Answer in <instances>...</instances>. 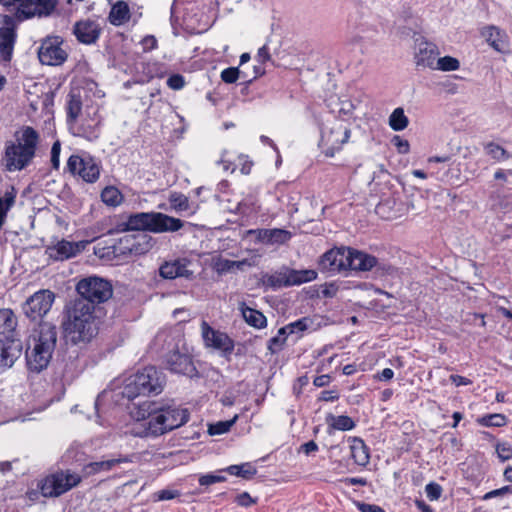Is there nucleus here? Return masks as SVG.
Masks as SVG:
<instances>
[{
	"mask_svg": "<svg viewBox=\"0 0 512 512\" xmlns=\"http://www.w3.org/2000/svg\"><path fill=\"white\" fill-rule=\"evenodd\" d=\"M168 200L171 209L177 213L187 212L191 210L188 197L182 193L172 192L170 193Z\"/></svg>",
	"mask_w": 512,
	"mask_h": 512,
	"instance_id": "nucleus-37",
	"label": "nucleus"
},
{
	"mask_svg": "<svg viewBox=\"0 0 512 512\" xmlns=\"http://www.w3.org/2000/svg\"><path fill=\"white\" fill-rule=\"evenodd\" d=\"M240 311L244 320L250 326L258 329L266 326V317L260 311L246 306L245 303H241Z\"/></svg>",
	"mask_w": 512,
	"mask_h": 512,
	"instance_id": "nucleus-33",
	"label": "nucleus"
},
{
	"mask_svg": "<svg viewBox=\"0 0 512 512\" xmlns=\"http://www.w3.org/2000/svg\"><path fill=\"white\" fill-rule=\"evenodd\" d=\"M127 231H132L130 229V225H128V219L126 221L117 223L114 228H111L107 231V234L113 235L116 233H122V232H127Z\"/></svg>",
	"mask_w": 512,
	"mask_h": 512,
	"instance_id": "nucleus-61",
	"label": "nucleus"
},
{
	"mask_svg": "<svg viewBox=\"0 0 512 512\" xmlns=\"http://www.w3.org/2000/svg\"><path fill=\"white\" fill-rule=\"evenodd\" d=\"M481 35L495 51L503 54L509 51V37L499 27L494 25L485 26L481 31Z\"/></svg>",
	"mask_w": 512,
	"mask_h": 512,
	"instance_id": "nucleus-23",
	"label": "nucleus"
},
{
	"mask_svg": "<svg viewBox=\"0 0 512 512\" xmlns=\"http://www.w3.org/2000/svg\"><path fill=\"white\" fill-rule=\"evenodd\" d=\"M236 502L242 507H249L255 503V500L251 498L249 493L243 492L236 497Z\"/></svg>",
	"mask_w": 512,
	"mask_h": 512,
	"instance_id": "nucleus-60",
	"label": "nucleus"
},
{
	"mask_svg": "<svg viewBox=\"0 0 512 512\" xmlns=\"http://www.w3.org/2000/svg\"><path fill=\"white\" fill-rule=\"evenodd\" d=\"M17 191L14 187L7 189L3 196L0 197V218L5 221L7 212L14 206Z\"/></svg>",
	"mask_w": 512,
	"mask_h": 512,
	"instance_id": "nucleus-40",
	"label": "nucleus"
},
{
	"mask_svg": "<svg viewBox=\"0 0 512 512\" xmlns=\"http://www.w3.org/2000/svg\"><path fill=\"white\" fill-rule=\"evenodd\" d=\"M102 201L111 207H117L123 202L121 191L114 186H107L101 192Z\"/></svg>",
	"mask_w": 512,
	"mask_h": 512,
	"instance_id": "nucleus-36",
	"label": "nucleus"
},
{
	"mask_svg": "<svg viewBox=\"0 0 512 512\" xmlns=\"http://www.w3.org/2000/svg\"><path fill=\"white\" fill-rule=\"evenodd\" d=\"M67 168L70 173L80 176L87 183H94L100 177V163L89 155H71Z\"/></svg>",
	"mask_w": 512,
	"mask_h": 512,
	"instance_id": "nucleus-11",
	"label": "nucleus"
},
{
	"mask_svg": "<svg viewBox=\"0 0 512 512\" xmlns=\"http://www.w3.org/2000/svg\"><path fill=\"white\" fill-rule=\"evenodd\" d=\"M100 117L97 113L93 116L87 115L80 122L75 121L69 125L71 133L76 137L84 138L88 141H94L100 137Z\"/></svg>",
	"mask_w": 512,
	"mask_h": 512,
	"instance_id": "nucleus-18",
	"label": "nucleus"
},
{
	"mask_svg": "<svg viewBox=\"0 0 512 512\" xmlns=\"http://www.w3.org/2000/svg\"><path fill=\"white\" fill-rule=\"evenodd\" d=\"M415 61L417 66L435 68L439 54L435 44L426 41L422 37L415 39Z\"/></svg>",
	"mask_w": 512,
	"mask_h": 512,
	"instance_id": "nucleus-20",
	"label": "nucleus"
},
{
	"mask_svg": "<svg viewBox=\"0 0 512 512\" xmlns=\"http://www.w3.org/2000/svg\"><path fill=\"white\" fill-rule=\"evenodd\" d=\"M184 0H175L173 8L178 9ZM183 7V21L190 29H197V26L207 25L208 8L203 0H185Z\"/></svg>",
	"mask_w": 512,
	"mask_h": 512,
	"instance_id": "nucleus-15",
	"label": "nucleus"
},
{
	"mask_svg": "<svg viewBox=\"0 0 512 512\" xmlns=\"http://www.w3.org/2000/svg\"><path fill=\"white\" fill-rule=\"evenodd\" d=\"M351 457L357 465L365 466L369 462L368 447L360 438L354 437L350 444Z\"/></svg>",
	"mask_w": 512,
	"mask_h": 512,
	"instance_id": "nucleus-31",
	"label": "nucleus"
},
{
	"mask_svg": "<svg viewBox=\"0 0 512 512\" xmlns=\"http://www.w3.org/2000/svg\"><path fill=\"white\" fill-rule=\"evenodd\" d=\"M171 431L189 421L190 412L187 408L176 405L174 402L159 406Z\"/></svg>",
	"mask_w": 512,
	"mask_h": 512,
	"instance_id": "nucleus-24",
	"label": "nucleus"
},
{
	"mask_svg": "<svg viewBox=\"0 0 512 512\" xmlns=\"http://www.w3.org/2000/svg\"><path fill=\"white\" fill-rule=\"evenodd\" d=\"M348 248H334L324 253L319 261V268L323 272L338 273L347 271Z\"/></svg>",
	"mask_w": 512,
	"mask_h": 512,
	"instance_id": "nucleus-19",
	"label": "nucleus"
},
{
	"mask_svg": "<svg viewBox=\"0 0 512 512\" xmlns=\"http://www.w3.org/2000/svg\"><path fill=\"white\" fill-rule=\"evenodd\" d=\"M348 258L347 270L370 271L378 264L376 257L352 248H348Z\"/></svg>",
	"mask_w": 512,
	"mask_h": 512,
	"instance_id": "nucleus-27",
	"label": "nucleus"
},
{
	"mask_svg": "<svg viewBox=\"0 0 512 512\" xmlns=\"http://www.w3.org/2000/svg\"><path fill=\"white\" fill-rule=\"evenodd\" d=\"M178 496H180V492L178 490L172 489H163L153 494V498L155 501L172 500Z\"/></svg>",
	"mask_w": 512,
	"mask_h": 512,
	"instance_id": "nucleus-51",
	"label": "nucleus"
},
{
	"mask_svg": "<svg viewBox=\"0 0 512 512\" xmlns=\"http://www.w3.org/2000/svg\"><path fill=\"white\" fill-rule=\"evenodd\" d=\"M425 492H426L427 497L431 501H435L441 497L442 487L435 482H431L426 485Z\"/></svg>",
	"mask_w": 512,
	"mask_h": 512,
	"instance_id": "nucleus-52",
	"label": "nucleus"
},
{
	"mask_svg": "<svg viewBox=\"0 0 512 512\" xmlns=\"http://www.w3.org/2000/svg\"><path fill=\"white\" fill-rule=\"evenodd\" d=\"M65 337L73 344L88 343L98 333L95 306L86 300H74L62 323Z\"/></svg>",
	"mask_w": 512,
	"mask_h": 512,
	"instance_id": "nucleus-1",
	"label": "nucleus"
},
{
	"mask_svg": "<svg viewBox=\"0 0 512 512\" xmlns=\"http://www.w3.org/2000/svg\"><path fill=\"white\" fill-rule=\"evenodd\" d=\"M129 462V459L127 457H119V458H113L109 460H103L98 462H91L87 464L84 467V470L86 474H95L101 471H109L111 470L115 465Z\"/></svg>",
	"mask_w": 512,
	"mask_h": 512,
	"instance_id": "nucleus-34",
	"label": "nucleus"
},
{
	"mask_svg": "<svg viewBox=\"0 0 512 512\" xmlns=\"http://www.w3.org/2000/svg\"><path fill=\"white\" fill-rule=\"evenodd\" d=\"M238 415H235L231 420L219 421L214 424H210L208 427V433L210 435H222L227 433L231 427L236 423Z\"/></svg>",
	"mask_w": 512,
	"mask_h": 512,
	"instance_id": "nucleus-44",
	"label": "nucleus"
},
{
	"mask_svg": "<svg viewBox=\"0 0 512 512\" xmlns=\"http://www.w3.org/2000/svg\"><path fill=\"white\" fill-rule=\"evenodd\" d=\"M226 471L231 474L242 478H250L256 473V470L249 464L231 465Z\"/></svg>",
	"mask_w": 512,
	"mask_h": 512,
	"instance_id": "nucleus-45",
	"label": "nucleus"
},
{
	"mask_svg": "<svg viewBox=\"0 0 512 512\" xmlns=\"http://www.w3.org/2000/svg\"><path fill=\"white\" fill-rule=\"evenodd\" d=\"M240 71L236 67H228L221 72V79L223 82L232 84L240 77Z\"/></svg>",
	"mask_w": 512,
	"mask_h": 512,
	"instance_id": "nucleus-49",
	"label": "nucleus"
},
{
	"mask_svg": "<svg viewBox=\"0 0 512 512\" xmlns=\"http://www.w3.org/2000/svg\"><path fill=\"white\" fill-rule=\"evenodd\" d=\"M339 105H340L339 110H338L339 115L349 116V117L352 116L353 111L355 109V105L352 103V101H350L348 99L340 100Z\"/></svg>",
	"mask_w": 512,
	"mask_h": 512,
	"instance_id": "nucleus-57",
	"label": "nucleus"
},
{
	"mask_svg": "<svg viewBox=\"0 0 512 512\" xmlns=\"http://www.w3.org/2000/svg\"><path fill=\"white\" fill-rule=\"evenodd\" d=\"M166 363L168 369L173 373L191 377L196 372L191 357L186 354H181L178 351L169 354Z\"/></svg>",
	"mask_w": 512,
	"mask_h": 512,
	"instance_id": "nucleus-26",
	"label": "nucleus"
},
{
	"mask_svg": "<svg viewBox=\"0 0 512 512\" xmlns=\"http://www.w3.org/2000/svg\"><path fill=\"white\" fill-rule=\"evenodd\" d=\"M101 30L97 21L85 19L75 23L73 33L80 43L90 45L99 39Z\"/></svg>",
	"mask_w": 512,
	"mask_h": 512,
	"instance_id": "nucleus-21",
	"label": "nucleus"
},
{
	"mask_svg": "<svg viewBox=\"0 0 512 512\" xmlns=\"http://www.w3.org/2000/svg\"><path fill=\"white\" fill-rule=\"evenodd\" d=\"M80 482L79 474L70 470L58 471L45 477L39 488L44 497H58L76 487Z\"/></svg>",
	"mask_w": 512,
	"mask_h": 512,
	"instance_id": "nucleus-10",
	"label": "nucleus"
},
{
	"mask_svg": "<svg viewBox=\"0 0 512 512\" xmlns=\"http://www.w3.org/2000/svg\"><path fill=\"white\" fill-rule=\"evenodd\" d=\"M164 384V374L155 367L149 366L128 377L121 394L128 400H134L141 395H157L162 392Z\"/></svg>",
	"mask_w": 512,
	"mask_h": 512,
	"instance_id": "nucleus-5",
	"label": "nucleus"
},
{
	"mask_svg": "<svg viewBox=\"0 0 512 512\" xmlns=\"http://www.w3.org/2000/svg\"><path fill=\"white\" fill-rule=\"evenodd\" d=\"M170 431L171 426H168L165 420V415H163L160 407H158L149 420L138 424L133 429V434L137 437L148 438L158 437Z\"/></svg>",
	"mask_w": 512,
	"mask_h": 512,
	"instance_id": "nucleus-17",
	"label": "nucleus"
},
{
	"mask_svg": "<svg viewBox=\"0 0 512 512\" xmlns=\"http://www.w3.org/2000/svg\"><path fill=\"white\" fill-rule=\"evenodd\" d=\"M223 471H220L222 473ZM226 477L222 474H205L200 476L199 484L201 486H209L218 482H224Z\"/></svg>",
	"mask_w": 512,
	"mask_h": 512,
	"instance_id": "nucleus-50",
	"label": "nucleus"
},
{
	"mask_svg": "<svg viewBox=\"0 0 512 512\" xmlns=\"http://www.w3.org/2000/svg\"><path fill=\"white\" fill-rule=\"evenodd\" d=\"M484 149L486 154L497 162H502L510 158L508 151L494 142L487 143Z\"/></svg>",
	"mask_w": 512,
	"mask_h": 512,
	"instance_id": "nucleus-43",
	"label": "nucleus"
},
{
	"mask_svg": "<svg viewBox=\"0 0 512 512\" xmlns=\"http://www.w3.org/2000/svg\"><path fill=\"white\" fill-rule=\"evenodd\" d=\"M288 336H289L288 334H280V329H279L277 332V335L272 337L268 341V349L270 350V352L272 354H275V353L279 352L280 350H282Z\"/></svg>",
	"mask_w": 512,
	"mask_h": 512,
	"instance_id": "nucleus-48",
	"label": "nucleus"
},
{
	"mask_svg": "<svg viewBox=\"0 0 512 512\" xmlns=\"http://www.w3.org/2000/svg\"><path fill=\"white\" fill-rule=\"evenodd\" d=\"M82 109L81 97L78 94L70 93L67 101V123L68 125L77 121Z\"/></svg>",
	"mask_w": 512,
	"mask_h": 512,
	"instance_id": "nucleus-35",
	"label": "nucleus"
},
{
	"mask_svg": "<svg viewBox=\"0 0 512 512\" xmlns=\"http://www.w3.org/2000/svg\"><path fill=\"white\" fill-rule=\"evenodd\" d=\"M331 381V378L329 375H320V376H317L314 381H313V384L316 386V387H324V386H327Z\"/></svg>",
	"mask_w": 512,
	"mask_h": 512,
	"instance_id": "nucleus-64",
	"label": "nucleus"
},
{
	"mask_svg": "<svg viewBox=\"0 0 512 512\" xmlns=\"http://www.w3.org/2000/svg\"><path fill=\"white\" fill-rule=\"evenodd\" d=\"M392 142L397 147L399 153L406 154L409 152L407 140L402 139L400 136H394Z\"/></svg>",
	"mask_w": 512,
	"mask_h": 512,
	"instance_id": "nucleus-58",
	"label": "nucleus"
},
{
	"mask_svg": "<svg viewBox=\"0 0 512 512\" xmlns=\"http://www.w3.org/2000/svg\"><path fill=\"white\" fill-rule=\"evenodd\" d=\"M39 143L38 132L24 126L15 133V142H10L5 149L6 168L9 171H19L27 167L35 157Z\"/></svg>",
	"mask_w": 512,
	"mask_h": 512,
	"instance_id": "nucleus-3",
	"label": "nucleus"
},
{
	"mask_svg": "<svg viewBox=\"0 0 512 512\" xmlns=\"http://www.w3.org/2000/svg\"><path fill=\"white\" fill-rule=\"evenodd\" d=\"M155 212H138L128 216V225L132 231L152 232Z\"/></svg>",
	"mask_w": 512,
	"mask_h": 512,
	"instance_id": "nucleus-30",
	"label": "nucleus"
},
{
	"mask_svg": "<svg viewBox=\"0 0 512 512\" xmlns=\"http://www.w3.org/2000/svg\"><path fill=\"white\" fill-rule=\"evenodd\" d=\"M62 39L58 36L44 39L38 50V58L44 65H61L67 59V53L62 49Z\"/></svg>",
	"mask_w": 512,
	"mask_h": 512,
	"instance_id": "nucleus-16",
	"label": "nucleus"
},
{
	"mask_svg": "<svg viewBox=\"0 0 512 512\" xmlns=\"http://www.w3.org/2000/svg\"><path fill=\"white\" fill-rule=\"evenodd\" d=\"M450 380L456 386H465L471 383V381L468 378L460 375H451Z\"/></svg>",
	"mask_w": 512,
	"mask_h": 512,
	"instance_id": "nucleus-63",
	"label": "nucleus"
},
{
	"mask_svg": "<svg viewBox=\"0 0 512 512\" xmlns=\"http://www.w3.org/2000/svg\"><path fill=\"white\" fill-rule=\"evenodd\" d=\"M17 318L11 309H0V362L11 367L22 354L16 334Z\"/></svg>",
	"mask_w": 512,
	"mask_h": 512,
	"instance_id": "nucleus-4",
	"label": "nucleus"
},
{
	"mask_svg": "<svg viewBox=\"0 0 512 512\" xmlns=\"http://www.w3.org/2000/svg\"><path fill=\"white\" fill-rule=\"evenodd\" d=\"M167 86L172 90H180L185 86V79L180 74H173L167 79Z\"/></svg>",
	"mask_w": 512,
	"mask_h": 512,
	"instance_id": "nucleus-54",
	"label": "nucleus"
},
{
	"mask_svg": "<svg viewBox=\"0 0 512 512\" xmlns=\"http://www.w3.org/2000/svg\"><path fill=\"white\" fill-rule=\"evenodd\" d=\"M316 278L317 272L315 270H295L284 266L273 273L264 274L261 280L264 287L272 290H278L282 287H290L311 282Z\"/></svg>",
	"mask_w": 512,
	"mask_h": 512,
	"instance_id": "nucleus-7",
	"label": "nucleus"
},
{
	"mask_svg": "<svg viewBox=\"0 0 512 512\" xmlns=\"http://www.w3.org/2000/svg\"><path fill=\"white\" fill-rule=\"evenodd\" d=\"M185 222L179 218L161 212L154 213L153 233L176 232L183 228Z\"/></svg>",
	"mask_w": 512,
	"mask_h": 512,
	"instance_id": "nucleus-28",
	"label": "nucleus"
},
{
	"mask_svg": "<svg viewBox=\"0 0 512 512\" xmlns=\"http://www.w3.org/2000/svg\"><path fill=\"white\" fill-rule=\"evenodd\" d=\"M351 129L349 123L341 119H335L321 130L320 147L327 157H333L342 149L350 138Z\"/></svg>",
	"mask_w": 512,
	"mask_h": 512,
	"instance_id": "nucleus-8",
	"label": "nucleus"
},
{
	"mask_svg": "<svg viewBox=\"0 0 512 512\" xmlns=\"http://www.w3.org/2000/svg\"><path fill=\"white\" fill-rule=\"evenodd\" d=\"M84 248L83 242H70L67 240L58 241L55 245L48 247L49 256L56 261L67 260L76 256Z\"/></svg>",
	"mask_w": 512,
	"mask_h": 512,
	"instance_id": "nucleus-25",
	"label": "nucleus"
},
{
	"mask_svg": "<svg viewBox=\"0 0 512 512\" xmlns=\"http://www.w3.org/2000/svg\"><path fill=\"white\" fill-rule=\"evenodd\" d=\"M480 423L487 427H501L506 424V417L503 414H490L483 416Z\"/></svg>",
	"mask_w": 512,
	"mask_h": 512,
	"instance_id": "nucleus-47",
	"label": "nucleus"
},
{
	"mask_svg": "<svg viewBox=\"0 0 512 512\" xmlns=\"http://www.w3.org/2000/svg\"><path fill=\"white\" fill-rule=\"evenodd\" d=\"M55 296L50 290H39L24 303L25 315L31 320L42 318L51 309Z\"/></svg>",
	"mask_w": 512,
	"mask_h": 512,
	"instance_id": "nucleus-14",
	"label": "nucleus"
},
{
	"mask_svg": "<svg viewBox=\"0 0 512 512\" xmlns=\"http://www.w3.org/2000/svg\"><path fill=\"white\" fill-rule=\"evenodd\" d=\"M248 234L254 235L258 242L266 245L285 244L292 236L291 232L280 228L252 229L248 231Z\"/></svg>",
	"mask_w": 512,
	"mask_h": 512,
	"instance_id": "nucleus-22",
	"label": "nucleus"
},
{
	"mask_svg": "<svg viewBox=\"0 0 512 512\" xmlns=\"http://www.w3.org/2000/svg\"><path fill=\"white\" fill-rule=\"evenodd\" d=\"M496 452L501 461L512 458V446L506 442L497 444Z\"/></svg>",
	"mask_w": 512,
	"mask_h": 512,
	"instance_id": "nucleus-53",
	"label": "nucleus"
},
{
	"mask_svg": "<svg viewBox=\"0 0 512 512\" xmlns=\"http://www.w3.org/2000/svg\"><path fill=\"white\" fill-rule=\"evenodd\" d=\"M58 2V0H0V4L8 12L14 13L19 21L34 17H48L55 11Z\"/></svg>",
	"mask_w": 512,
	"mask_h": 512,
	"instance_id": "nucleus-6",
	"label": "nucleus"
},
{
	"mask_svg": "<svg viewBox=\"0 0 512 512\" xmlns=\"http://www.w3.org/2000/svg\"><path fill=\"white\" fill-rule=\"evenodd\" d=\"M17 24L13 16L5 14L0 18V60H11L17 39Z\"/></svg>",
	"mask_w": 512,
	"mask_h": 512,
	"instance_id": "nucleus-13",
	"label": "nucleus"
},
{
	"mask_svg": "<svg viewBox=\"0 0 512 512\" xmlns=\"http://www.w3.org/2000/svg\"><path fill=\"white\" fill-rule=\"evenodd\" d=\"M460 63L458 59L451 56H444L438 58L435 63V68L441 71H455L459 68Z\"/></svg>",
	"mask_w": 512,
	"mask_h": 512,
	"instance_id": "nucleus-46",
	"label": "nucleus"
},
{
	"mask_svg": "<svg viewBox=\"0 0 512 512\" xmlns=\"http://www.w3.org/2000/svg\"><path fill=\"white\" fill-rule=\"evenodd\" d=\"M158 407L159 405L155 402L145 401L138 405L136 410L132 412V415L137 421L145 422L146 419L149 420L153 416Z\"/></svg>",
	"mask_w": 512,
	"mask_h": 512,
	"instance_id": "nucleus-38",
	"label": "nucleus"
},
{
	"mask_svg": "<svg viewBox=\"0 0 512 512\" xmlns=\"http://www.w3.org/2000/svg\"><path fill=\"white\" fill-rule=\"evenodd\" d=\"M57 341V329L54 325L44 322L29 337L25 352L27 367L32 372H41L47 368L52 358Z\"/></svg>",
	"mask_w": 512,
	"mask_h": 512,
	"instance_id": "nucleus-2",
	"label": "nucleus"
},
{
	"mask_svg": "<svg viewBox=\"0 0 512 512\" xmlns=\"http://www.w3.org/2000/svg\"><path fill=\"white\" fill-rule=\"evenodd\" d=\"M60 152H61V144L59 141L53 143L51 148V163L54 169H58L60 165Z\"/></svg>",
	"mask_w": 512,
	"mask_h": 512,
	"instance_id": "nucleus-56",
	"label": "nucleus"
},
{
	"mask_svg": "<svg viewBox=\"0 0 512 512\" xmlns=\"http://www.w3.org/2000/svg\"><path fill=\"white\" fill-rule=\"evenodd\" d=\"M357 508L361 512H385V510L378 505L363 502H358Z\"/></svg>",
	"mask_w": 512,
	"mask_h": 512,
	"instance_id": "nucleus-59",
	"label": "nucleus"
},
{
	"mask_svg": "<svg viewBox=\"0 0 512 512\" xmlns=\"http://www.w3.org/2000/svg\"><path fill=\"white\" fill-rule=\"evenodd\" d=\"M257 60L260 62V63H265L267 61H270L271 60V56H270V53H269V49L266 45L260 47L258 49V52H257V56H256Z\"/></svg>",
	"mask_w": 512,
	"mask_h": 512,
	"instance_id": "nucleus-62",
	"label": "nucleus"
},
{
	"mask_svg": "<svg viewBox=\"0 0 512 512\" xmlns=\"http://www.w3.org/2000/svg\"><path fill=\"white\" fill-rule=\"evenodd\" d=\"M201 334L206 347L218 350L223 357L230 358L234 351L235 343L227 333L216 330L206 321H203L201 323Z\"/></svg>",
	"mask_w": 512,
	"mask_h": 512,
	"instance_id": "nucleus-12",
	"label": "nucleus"
},
{
	"mask_svg": "<svg viewBox=\"0 0 512 512\" xmlns=\"http://www.w3.org/2000/svg\"><path fill=\"white\" fill-rule=\"evenodd\" d=\"M327 421L333 429L340 431H350L355 427V422L347 415H330Z\"/></svg>",
	"mask_w": 512,
	"mask_h": 512,
	"instance_id": "nucleus-39",
	"label": "nucleus"
},
{
	"mask_svg": "<svg viewBox=\"0 0 512 512\" xmlns=\"http://www.w3.org/2000/svg\"><path fill=\"white\" fill-rule=\"evenodd\" d=\"M409 120L403 108H396L389 116V125L394 131H402L407 128Z\"/></svg>",
	"mask_w": 512,
	"mask_h": 512,
	"instance_id": "nucleus-41",
	"label": "nucleus"
},
{
	"mask_svg": "<svg viewBox=\"0 0 512 512\" xmlns=\"http://www.w3.org/2000/svg\"><path fill=\"white\" fill-rule=\"evenodd\" d=\"M310 320L301 318L280 328V334L297 335L298 337L307 330Z\"/></svg>",
	"mask_w": 512,
	"mask_h": 512,
	"instance_id": "nucleus-42",
	"label": "nucleus"
},
{
	"mask_svg": "<svg viewBox=\"0 0 512 512\" xmlns=\"http://www.w3.org/2000/svg\"><path fill=\"white\" fill-rule=\"evenodd\" d=\"M185 259H176L171 262H165L159 268V274L164 279H175L177 277L189 278L192 272L187 269Z\"/></svg>",
	"mask_w": 512,
	"mask_h": 512,
	"instance_id": "nucleus-29",
	"label": "nucleus"
},
{
	"mask_svg": "<svg viewBox=\"0 0 512 512\" xmlns=\"http://www.w3.org/2000/svg\"><path fill=\"white\" fill-rule=\"evenodd\" d=\"M506 494H512V485L503 486L499 489L489 491L484 495L483 499L488 500V499L503 496Z\"/></svg>",
	"mask_w": 512,
	"mask_h": 512,
	"instance_id": "nucleus-55",
	"label": "nucleus"
},
{
	"mask_svg": "<svg viewBox=\"0 0 512 512\" xmlns=\"http://www.w3.org/2000/svg\"><path fill=\"white\" fill-rule=\"evenodd\" d=\"M130 18V10L127 3L124 1L116 2L110 10L109 21L115 26H120L128 21Z\"/></svg>",
	"mask_w": 512,
	"mask_h": 512,
	"instance_id": "nucleus-32",
	"label": "nucleus"
},
{
	"mask_svg": "<svg viewBox=\"0 0 512 512\" xmlns=\"http://www.w3.org/2000/svg\"><path fill=\"white\" fill-rule=\"evenodd\" d=\"M79 298L92 303L101 304L109 300L113 295V287L110 281L98 276H89L81 279L76 285Z\"/></svg>",
	"mask_w": 512,
	"mask_h": 512,
	"instance_id": "nucleus-9",
	"label": "nucleus"
}]
</instances>
